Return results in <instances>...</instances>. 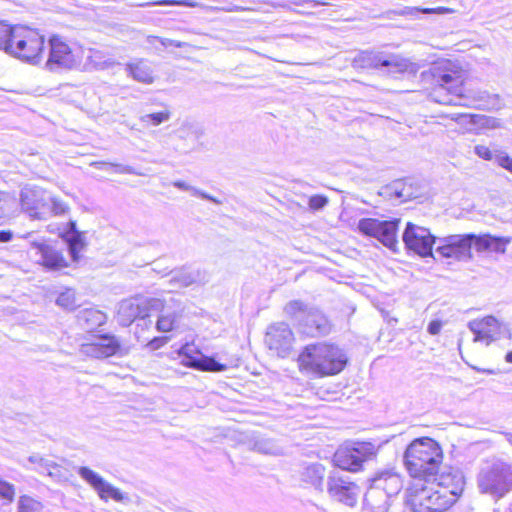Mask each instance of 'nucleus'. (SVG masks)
Returning a JSON list of instances; mask_svg holds the SVG:
<instances>
[{
    "mask_svg": "<svg viewBox=\"0 0 512 512\" xmlns=\"http://www.w3.org/2000/svg\"><path fill=\"white\" fill-rule=\"evenodd\" d=\"M170 118L171 112L168 109H164L159 112L145 114L140 117V121L148 125L158 126L162 123L169 121Z\"/></svg>",
    "mask_w": 512,
    "mask_h": 512,
    "instance_id": "41",
    "label": "nucleus"
},
{
    "mask_svg": "<svg viewBox=\"0 0 512 512\" xmlns=\"http://www.w3.org/2000/svg\"><path fill=\"white\" fill-rule=\"evenodd\" d=\"M78 322L85 329H94L106 322V315L100 310L88 308L79 312Z\"/></svg>",
    "mask_w": 512,
    "mask_h": 512,
    "instance_id": "32",
    "label": "nucleus"
},
{
    "mask_svg": "<svg viewBox=\"0 0 512 512\" xmlns=\"http://www.w3.org/2000/svg\"><path fill=\"white\" fill-rule=\"evenodd\" d=\"M399 222V219L381 221L374 218H364L358 222V229L361 233L376 238L389 249L396 251Z\"/></svg>",
    "mask_w": 512,
    "mask_h": 512,
    "instance_id": "10",
    "label": "nucleus"
},
{
    "mask_svg": "<svg viewBox=\"0 0 512 512\" xmlns=\"http://www.w3.org/2000/svg\"><path fill=\"white\" fill-rule=\"evenodd\" d=\"M474 153L478 157H480L484 160H487V161L495 160L496 151H491L489 149V147H487L485 145H476L474 147Z\"/></svg>",
    "mask_w": 512,
    "mask_h": 512,
    "instance_id": "52",
    "label": "nucleus"
},
{
    "mask_svg": "<svg viewBox=\"0 0 512 512\" xmlns=\"http://www.w3.org/2000/svg\"><path fill=\"white\" fill-rule=\"evenodd\" d=\"M422 8L419 7H404L403 9L399 11H391L390 13L399 15V16H406V15H412L415 12H421Z\"/></svg>",
    "mask_w": 512,
    "mask_h": 512,
    "instance_id": "58",
    "label": "nucleus"
},
{
    "mask_svg": "<svg viewBox=\"0 0 512 512\" xmlns=\"http://www.w3.org/2000/svg\"><path fill=\"white\" fill-rule=\"evenodd\" d=\"M146 324H147V325H151V320H148V321L146 322Z\"/></svg>",
    "mask_w": 512,
    "mask_h": 512,
    "instance_id": "64",
    "label": "nucleus"
},
{
    "mask_svg": "<svg viewBox=\"0 0 512 512\" xmlns=\"http://www.w3.org/2000/svg\"><path fill=\"white\" fill-rule=\"evenodd\" d=\"M453 10L447 7H437V8H422L421 13L424 14H449L452 13Z\"/></svg>",
    "mask_w": 512,
    "mask_h": 512,
    "instance_id": "55",
    "label": "nucleus"
},
{
    "mask_svg": "<svg viewBox=\"0 0 512 512\" xmlns=\"http://www.w3.org/2000/svg\"><path fill=\"white\" fill-rule=\"evenodd\" d=\"M79 476L88 483L96 492L100 487L103 485V483L106 481L101 475H99L97 472L93 471L92 469L88 467H79L77 470Z\"/></svg>",
    "mask_w": 512,
    "mask_h": 512,
    "instance_id": "38",
    "label": "nucleus"
},
{
    "mask_svg": "<svg viewBox=\"0 0 512 512\" xmlns=\"http://www.w3.org/2000/svg\"><path fill=\"white\" fill-rule=\"evenodd\" d=\"M354 68H377L379 66L392 67L396 71H405L409 67V62L396 55L387 58L382 53L363 51L359 53L352 62Z\"/></svg>",
    "mask_w": 512,
    "mask_h": 512,
    "instance_id": "18",
    "label": "nucleus"
},
{
    "mask_svg": "<svg viewBox=\"0 0 512 512\" xmlns=\"http://www.w3.org/2000/svg\"><path fill=\"white\" fill-rule=\"evenodd\" d=\"M377 454L376 446L371 442H355L351 445L340 447L334 454L335 465L346 471L358 472L364 462L372 459Z\"/></svg>",
    "mask_w": 512,
    "mask_h": 512,
    "instance_id": "7",
    "label": "nucleus"
},
{
    "mask_svg": "<svg viewBox=\"0 0 512 512\" xmlns=\"http://www.w3.org/2000/svg\"><path fill=\"white\" fill-rule=\"evenodd\" d=\"M273 7H282V8H285L286 5L285 4H281V3H274L272 4Z\"/></svg>",
    "mask_w": 512,
    "mask_h": 512,
    "instance_id": "63",
    "label": "nucleus"
},
{
    "mask_svg": "<svg viewBox=\"0 0 512 512\" xmlns=\"http://www.w3.org/2000/svg\"><path fill=\"white\" fill-rule=\"evenodd\" d=\"M43 505L38 500L28 496L22 495L17 502V512H42Z\"/></svg>",
    "mask_w": 512,
    "mask_h": 512,
    "instance_id": "40",
    "label": "nucleus"
},
{
    "mask_svg": "<svg viewBox=\"0 0 512 512\" xmlns=\"http://www.w3.org/2000/svg\"><path fill=\"white\" fill-rule=\"evenodd\" d=\"M101 166H109L116 168V171L122 174H136V175H142L141 173H138L135 171V169L129 165H122V164H113V163H106L101 162L99 163Z\"/></svg>",
    "mask_w": 512,
    "mask_h": 512,
    "instance_id": "54",
    "label": "nucleus"
},
{
    "mask_svg": "<svg viewBox=\"0 0 512 512\" xmlns=\"http://www.w3.org/2000/svg\"><path fill=\"white\" fill-rule=\"evenodd\" d=\"M370 488L385 492L388 495L397 496L402 489V480L393 470H383L375 474L371 479Z\"/></svg>",
    "mask_w": 512,
    "mask_h": 512,
    "instance_id": "25",
    "label": "nucleus"
},
{
    "mask_svg": "<svg viewBox=\"0 0 512 512\" xmlns=\"http://www.w3.org/2000/svg\"><path fill=\"white\" fill-rule=\"evenodd\" d=\"M402 239L406 248L418 255L422 257L432 255V245L435 238L427 228L409 222L403 232Z\"/></svg>",
    "mask_w": 512,
    "mask_h": 512,
    "instance_id": "13",
    "label": "nucleus"
},
{
    "mask_svg": "<svg viewBox=\"0 0 512 512\" xmlns=\"http://www.w3.org/2000/svg\"><path fill=\"white\" fill-rule=\"evenodd\" d=\"M451 119L455 121L456 123L465 126L468 129H471L472 126L482 124V121L484 119L481 115L476 114H453L451 116Z\"/></svg>",
    "mask_w": 512,
    "mask_h": 512,
    "instance_id": "43",
    "label": "nucleus"
},
{
    "mask_svg": "<svg viewBox=\"0 0 512 512\" xmlns=\"http://www.w3.org/2000/svg\"><path fill=\"white\" fill-rule=\"evenodd\" d=\"M428 480L415 479L406 490V505L412 512H429Z\"/></svg>",
    "mask_w": 512,
    "mask_h": 512,
    "instance_id": "22",
    "label": "nucleus"
},
{
    "mask_svg": "<svg viewBox=\"0 0 512 512\" xmlns=\"http://www.w3.org/2000/svg\"><path fill=\"white\" fill-rule=\"evenodd\" d=\"M16 497V487L14 484L0 478V499L7 504H12Z\"/></svg>",
    "mask_w": 512,
    "mask_h": 512,
    "instance_id": "44",
    "label": "nucleus"
},
{
    "mask_svg": "<svg viewBox=\"0 0 512 512\" xmlns=\"http://www.w3.org/2000/svg\"><path fill=\"white\" fill-rule=\"evenodd\" d=\"M46 189L39 186H25L19 195L21 210L31 219L39 220L46 201Z\"/></svg>",
    "mask_w": 512,
    "mask_h": 512,
    "instance_id": "19",
    "label": "nucleus"
},
{
    "mask_svg": "<svg viewBox=\"0 0 512 512\" xmlns=\"http://www.w3.org/2000/svg\"><path fill=\"white\" fill-rule=\"evenodd\" d=\"M83 58L85 61H82L79 68L83 71L106 70L118 64L114 59L107 57L104 51L94 48L85 49Z\"/></svg>",
    "mask_w": 512,
    "mask_h": 512,
    "instance_id": "28",
    "label": "nucleus"
},
{
    "mask_svg": "<svg viewBox=\"0 0 512 512\" xmlns=\"http://www.w3.org/2000/svg\"><path fill=\"white\" fill-rule=\"evenodd\" d=\"M468 328L474 334V342H481L488 346L496 340L500 333L501 325L494 316H486L470 321Z\"/></svg>",
    "mask_w": 512,
    "mask_h": 512,
    "instance_id": "20",
    "label": "nucleus"
},
{
    "mask_svg": "<svg viewBox=\"0 0 512 512\" xmlns=\"http://www.w3.org/2000/svg\"><path fill=\"white\" fill-rule=\"evenodd\" d=\"M438 243L440 245L436 248V253L441 257L456 260L471 257L472 234L449 235L439 239Z\"/></svg>",
    "mask_w": 512,
    "mask_h": 512,
    "instance_id": "16",
    "label": "nucleus"
},
{
    "mask_svg": "<svg viewBox=\"0 0 512 512\" xmlns=\"http://www.w3.org/2000/svg\"><path fill=\"white\" fill-rule=\"evenodd\" d=\"M495 162L512 173V158L509 157L507 153L497 150L495 154Z\"/></svg>",
    "mask_w": 512,
    "mask_h": 512,
    "instance_id": "51",
    "label": "nucleus"
},
{
    "mask_svg": "<svg viewBox=\"0 0 512 512\" xmlns=\"http://www.w3.org/2000/svg\"><path fill=\"white\" fill-rule=\"evenodd\" d=\"M254 449L260 453L278 456L284 453V449L276 441L268 438L257 439L254 443Z\"/></svg>",
    "mask_w": 512,
    "mask_h": 512,
    "instance_id": "34",
    "label": "nucleus"
},
{
    "mask_svg": "<svg viewBox=\"0 0 512 512\" xmlns=\"http://www.w3.org/2000/svg\"><path fill=\"white\" fill-rule=\"evenodd\" d=\"M56 304L64 309L73 310L76 308L75 293L72 289H66L56 299Z\"/></svg>",
    "mask_w": 512,
    "mask_h": 512,
    "instance_id": "46",
    "label": "nucleus"
},
{
    "mask_svg": "<svg viewBox=\"0 0 512 512\" xmlns=\"http://www.w3.org/2000/svg\"><path fill=\"white\" fill-rule=\"evenodd\" d=\"M125 70L137 82L149 85L155 80L152 66L144 59L127 63Z\"/></svg>",
    "mask_w": 512,
    "mask_h": 512,
    "instance_id": "29",
    "label": "nucleus"
},
{
    "mask_svg": "<svg viewBox=\"0 0 512 512\" xmlns=\"http://www.w3.org/2000/svg\"><path fill=\"white\" fill-rule=\"evenodd\" d=\"M49 55L45 67L49 71L79 69L85 54L83 47H71L58 35L49 38Z\"/></svg>",
    "mask_w": 512,
    "mask_h": 512,
    "instance_id": "6",
    "label": "nucleus"
},
{
    "mask_svg": "<svg viewBox=\"0 0 512 512\" xmlns=\"http://www.w3.org/2000/svg\"><path fill=\"white\" fill-rule=\"evenodd\" d=\"M179 133L180 137L183 139H190L194 142H199L203 138L205 130L202 126L196 123L185 122L179 129Z\"/></svg>",
    "mask_w": 512,
    "mask_h": 512,
    "instance_id": "35",
    "label": "nucleus"
},
{
    "mask_svg": "<svg viewBox=\"0 0 512 512\" xmlns=\"http://www.w3.org/2000/svg\"><path fill=\"white\" fill-rule=\"evenodd\" d=\"M27 460L31 465H34V468L40 473H45L46 469L51 467L52 462L38 453L30 455Z\"/></svg>",
    "mask_w": 512,
    "mask_h": 512,
    "instance_id": "47",
    "label": "nucleus"
},
{
    "mask_svg": "<svg viewBox=\"0 0 512 512\" xmlns=\"http://www.w3.org/2000/svg\"><path fill=\"white\" fill-rule=\"evenodd\" d=\"M396 497L369 487L364 502L368 512H399Z\"/></svg>",
    "mask_w": 512,
    "mask_h": 512,
    "instance_id": "23",
    "label": "nucleus"
},
{
    "mask_svg": "<svg viewBox=\"0 0 512 512\" xmlns=\"http://www.w3.org/2000/svg\"><path fill=\"white\" fill-rule=\"evenodd\" d=\"M13 26L4 21H0V49L6 50L11 37Z\"/></svg>",
    "mask_w": 512,
    "mask_h": 512,
    "instance_id": "50",
    "label": "nucleus"
},
{
    "mask_svg": "<svg viewBox=\"0 0 512 512\" xmlns=\"http://www.w3.org/2000/svg\"><path fill=\"white\" fill-rule=\"evenodd\" d=\"M100 499L107 501L113 499L117 502H121L125 499L123 493L117 487L113 486L109 482L105 481L103 485L96 492Z\"/></svg>",
    "mask_w": 512,
    "mask_h": 512,
    "instance_id": "39",
    "label": "nucleus"
},
{
    "mask_svg": "<svg viewBox=\"0 0 512 512\" xmlns=\"http://www.w3.org/2000/svg\"><path fill=\"white\" fill-rule=\"evenodd\" d=\"M183 306L180 302L169 299L168 301L159 298V306L151 308V313H158L156 330L161 333H168L180 327L183 316Z\"/></svg>",
    "mask_w": 512,
    "mask_h": 512,
    "instance_id": "12",
    "label": "nucleus"
},
{
    "mask_svg": "<svg viewBox=\"0 0 512 512\" xmlns=\"http://www.w3.org/2000/svg\"><path fill=\"white\" fill-rule=\"evenodd\" d=\"M155 5H178V6H187V7H199L207 11H224V12H241V11H254L253 8L250 7H242L237 5H232L229 7H214L207 6L198 2H193L189 0H158L153 2H145L139 4H130L131 7H148Z\"/></svg>",
    "mask_w": 512,
    "mask_h": 512,
    "instance_id": "27",
    "label": "nucleus"
},
{
    "mask_svg": "<svg viewBox=\"0 0 512 512\" xmlns=\"http://www.w3.org/2000/svg\"><path fill=\"white\" fill-rule=\"evenodd\" d=\"M328 203V198L323 195H313L310 197L308 205L311 210H320Z\"/></svg>",
    "mask_w": 512,
    "mask_h": 512,
    "instance_id": "53",
    "label": "nucleus"
},
{
    "mask_svg": "<svg viewBox=\"0 0 512 512\" xmlns=\"http://www.w3.org/2000/svg\"><path fill=\"white\" fill-rule=\"evenodd\" d=\"M433 77L437 86L431 93L432 99L443 105L470 106L477 103L480 108L495 105L496 98L488 92L476 89H464L461 68L449 61L438 63L433 68Z\"/></svg>",
    "mask_w": 512,
    "mask_h": 512,
    "instance_id": "1",
    "label": "nucleus"
},
{
    "mask_svg": "<svg viewBox=\"0 0 512 512\" xmlns=\"http://www.w3.org/2000/svg\"><path fill=\"white\" fill-rule=\"evenodd\" d=\"M308 310L309 308L299 300H292L288 302L284 308L285 314L288 317L295 319L299 325L302 323Z\"/></svg>",
    "mask_w": 512,
    "mask_h": 512,
    "instance_id": "36",
    "label": "nucleus"
},
{
    "mask_svg": "<svg viewBox=\"0 0 512 512\" xmlns=\"http://www.w3.org/2000/svg\"><path fill=\"white\" fill-rule=\"evenodd\" d=\"M198 279V274L189 271H181L177 275H175L171 281L175 282V286L179 288H184L192 285Z\"/></svg>",
    "mask_w": 512,
    "mask_h": 512,
    "instance_id": "45",
    "label": "nucleus"
},
{
    "mask_svg": "<svg viewBox=\"0 0 512 512\" xmlns=\"http://www.w3.org/2000/svg\"><path fill=\"white\" fill-rule=\"evenodd\" d=\"M45 473L57 482L67 480L64 469L53 461L51 462V467L47 468Z\"/></svg>",
    "mask_w": 512,
    "mask_h": 512,
    "instance_id": "49",
    "label": "nucleus"
},
{
    "mask_svg": "<svg viewBox=\"0 0 512 512\" xmlns=\"http://www.w3.org/2000/svg\"><path fill=\"white\" fill-rule=\"evenodd\" d=\"M166 339L165 338H160V337H154L153 339H151L149 342H148V346L153 349V350H156L160 347H162L165 343H166Z\"/></svg>",
    "mask_w": 512,
    "mask_h": 512,
    "instance_id": "59",
    "label": "nucleus"
},
{
    "mask_svg": "<svg viewBox=\"0 0 512 512\" xmlns=\"http://www.w3.org/2000/svg\"><path fill=\"white\" fill-rule=\"evenodd\" d=\"M442 322L440 320H433L429 323L427 331L431 335H438L442 329Z\"/></svg>",
    "mask_w": 512,
    "mask_h": 512,
    "instance_id": "57",
    "label": "nucleus"
},
{
    "mask_svg": "<svg viewBox=\"0 0 512 512\" xmlns=\"http://www.w3.org/2000/svg\"><path fill=\"white\" fill-rule=\"evenodd\" d=\"M427 493L429 494V512H444L454 505L449 496L440 491L430 480H428Z\"/></svg>",
    "mask_w": 512,
    "mask_h": 512,
    "instance_id": "31",
    "label": "nucleus"
},
{
    "mask_svg": "<svg viewBox=\"0 0 512 512\" xmlns=\"http://www.w3.org/2000/svg\"><path fill=\"white\" fill-rule=\"evenodd\" d=\"M431 483L442 491L455 504L462 495L465 486L463 473L458 469L444 467L439 474L433 475Z\"/></svg>",
    "mask_w": 512,
    "mask_h": 512,
    "instance_id": "14",
    "label": "nucleus"
},
{
    "mask_svg": "<svg viewBox=\"0 0 512 512\" xmlns=\"http://www.w3.org/2000/svg\"><path fill=\"white\" fill-rule=\"evenodd\" d=\"M80 353L84 356L103 359L114 355L125 356L128 350L122 348L114 335H92L80 346Z\"/></svg>",
    "mask_w": 512,
    "mask_h": 512,
    "instance_id": "9",
    "label": "nucleus"
},
{
    "mask_svg": "<svg viewBox=\"0 0 512 512\" xmlns=\"http://www.w3.org/2000/svg\"><path fill=\"white\" fill-rule=\"evenodd\" d=\"M300 327L303 333L310 336L324 335L330 331L328 319L315 308H309Z\"/></svg>",
    "mask_w": 512,
    "mask_h": 512,
    "instance_id": "26",
    "label": "nucleus"
},
{
    "mask_svg": "<svg viewBox=\"0 0 512 512\" xmlns=\"http://www.w3.org/2000/svg\"><path fill=\"white\" fill-rule=\"evenodd\" d=\"M69 205L58 196L46 191V201L40 213L39 220H47L51 217L62 216L69 212Z\"/></svg>",
    "mask_w": 512,
    "mask_h": 512,
    "instance_id": "30",
    "label": "nucleus"
},
{
    "mask_svg": "<svg viewBox=\"0 0 512 512\" xmlns=\"http://www.w3.org/2000/svg\"><path fill=\"white\" fill-rule=\"evenodd\" d=\"M477 487L482 494L503 498L512 491V462L495 460L485 464L477 476Z\"/></svg>",
    "mask_w": 512,
    "mask_h": 512,
    "instance_id": "5",
    "label": "nucleus"
},
{
    "mask_svg": "<svg viewBox=\"0 0 512 512\" xmlns=\"http://www.w3.org/2000/svg\"><path fill=\"white\" fill-rule=\"evenodd\" d=\"M328 493L334 500L353 507L358 501L361 489L348 477L332 472L328 478Z\"/></svg>",
    "mask_w": 512,
    "mask_h": 512,
    "instance_id": "11",
    "label": "nucleus"
},
{
    "mask_svg": "<svg viewBox=\"0 0 512 512\" xmlns=\"http://www.w3.org/2000/svg\"><path fill=\"white\" fill-rule=\"evenodd\" d=\"M17 201L14 196L0 192V219L14 216L17 211Z\"/></svg>",
    "mask_w": 512,
    "mask_h": 512,
    "instance_id": "37",
    "label": "nucleus"
},
{
    "mask_svg": "<svg viewBox=\"0 0 512 512\" xmlns=\"http://www.w3.org/2000/svg\"><path fill=\"white\" fill-rule=\"evenodd\" d=\"M265 342L270 350L276 352L279 357H287L293 347L294 334L288 324L284 322L271 325L265 337Z\"/></svg>",
    "mask_w": 512,
    "mask_h": 512,
    "instance_id": "17",
    "label": "nucleus"
},
{
    "mask_svg": "<svg viewBox=\"0 0 512 512\" xmlns=\"http://www.w3.org/2000/svg\"><path fill=\"white\" fill-rule=\"evenodd\" d=\"M507 442L512 445V433L507 432L504 434Z\"/></svg>",
    "mask_w": 512,
    "mask_h": 512,
    "instance_id": "61",
    "label": "nucleus"
},
{
    "mask_svg": "<svg viewBox=\"0 0 512 512\" xmlns=\"http://www.w3.org/2000/svg\"><path fill=\"white\" fill-rule=\"evenodd\" d=\"M346 363L345 353L326 342L307 345L298 356L300 371L320 377L340 373Z\"/></svg>",
    "mask_w": 512,
    "mask_h": 512,
    "instance_id": "2",
    "label": "nucleus"
},
{
    "mask_svg": "<svg viewBox=\"0 0 512 512\" xmlns=\"http://www.w3.org/2000/svg\"><path fill=\"white\" fill-rule=\"evenodd\" d=\"M505 360L508 362V363H512V351L508 352L505 356Z\"/></svg>",
    "mask_w": 512,
    "mask_h": 512,
    "instance_id": "62",
    "label": "nucleus"
},
{
    "mask_svg": "<svg viewBox=\"0 0 512 512\" xmlns=\"http://www.w3.org/2000/svg\"><path fill=\"white\" fill-rule=\"evenodd\" d=\"M473 244L477 252L504 254L506 247L512 241L511 237L494 236L491 234H472Z\"/></svg>",
    "mask_w": 512,
    "mask_h": 512,
    "instance_id": "24",
    "label": "nucleus"
},
{
    "mask_svg": "<svg viewBox=\"0 0 512 512\" xmlns=\"http://www.w3.org/2000/svg\"><path fill=\"white\" fill-rule=\"evenodd\" d=\"M172 184H173L174 187H176V188H178L180 190L190 192L193 196L201 197L203 199L212 201V202H214L216 204H221V201H219L218 199H216L213 196H211V195H209V194H207V193L197 189L194 186L189 185L185 181L177 180V181H174Z\"/></svg>",
    "mask_w": 512,
    "mask_h": 512,
    "instance_id": "42",
    "label": "nucleus"
},
{
    "mask_svg": "<svg viewBox=\"0 0 512 512\" xmlns=\"http://www.w3.org/2000/svg\"><path fill=\"white\" fill-rule=\"evenodd\" d=\"M178 355L181 358L180 363L182 365L200 371L222 372L228 368L227 364L219 363L212 357L204 356L192 344L182 346L178 351Z\"/></svg>",
    "mask_w": 512,
    "mask_h": 512,
    "instance_id": "15",
    "label": "nucleus"
},
{
    "mask_svg": "<svg viewBox=\"0 0 512 512\" xmlns=\"http://www.w3.org/2000/svg\"><path fill=\"white\" fill-rule=\"evenodd\" d=\"M325 469L321 464H312L304 468L301 478L316 489L322 490Z\"/></svg>",
    "mask_w": 512,
    "mask_h": 512,
    "instance_id": "33",
    "label": "nucleus"
},
{
    "mask_svg": "<svg viewBox=\"0 0 512 512\" xmlns=\"http://www.w3.org/2000/svg\"><path fill=\"white\" fill-rule=\"evenodd\" d=\"M153 38L159 40L160 43L165 47L173 45L175 47L182 48V47H186L188 45L186 42H180V41H176V40H172V39H168V38H159V37H153Z\"/></svg>",
    "mask_w": 512,
    "mask_h": 512,
    "instance_id": "56",
    "label": "nucleus"
},
{
    "mask_svg": "<svg viewBox=\"0 0 512 512\" xmlns=\"http://www.w3.org/2000/svg\"><path fill=\"white\" fill-rule=\"evenodd\" d=\"M69 250L74 261L78 260L79 253L84 248V243L80 235H73L69 239Z\"/></svg>",
    "mask_w": 512,
    "mask_h": 512,
    "instance_id": "48",
    "label": "nucleus"
},
{
    "mask_svg": "<svg viewBox=\"0 0 512 512\" xmlns=\"http://www.w3.org/2000/svg\"><path fill=\"white\" fill-rule=\"evenodd\" d=\"M44 48L45 37L39 30L14 25L5 52L23 62L37 65L43 60Z\"/></svg>",
    "mask_w": 512,
    "mask_h": 512,
    "instance_id": "4",
    "label": "nucleus"
},
{
    "mask_svg": "<svg viewBox=\"0 0 512 512\" xmlns=\"http://www.w3.org/2000/svg\"><path fill=\"white\" fill-rule=\"evenodd\" d=\"M11 231H0V242H9L12 239Z\"/></svg>",
    "mask_w": 512,
    "mask_h": 512,
    "instance_id": "60",
    "label": "nucleus"
},
{
    "mask_svg": "<svg viewBox=\"0 0 512 512\" xmlns=\"http://www.w3.org/2000/svg\"><path fill=\"white\" fill-rule=\"evenodd\" d=\"M159 306V298L137 296L124 299L117 305V321L121 326H130L136 319L145 320L151 308Z\"/></svg>",
    "mask_w": 512,
    "mask_h": 512,
    "instance_id": "8",
    "label": "nucleus"
},
{
    "mask_svg": "<svg viewBox=\"0 0 512 512\" xmlns=\"http://www.w3.org/2000/svg\"><path fill=\"white\" fill-rule=\"evenodd\" d=\"M442 450L431 438L414 440L406 449L405 466L415 479L427 478L438 472L442 463Z\"/></svg>",
    "mask_w": 512,
    "mask_h": 512,
    "instance_id": "3",
    "label": "nucleus"
},
{
    "mask_svg": "<svg viewBox=\"0 0 512 512\" xmlns=\"http://www.w3.org/2000/svg\"><path fill=\"white\" fill-rule=\"evenodd\" d=\"M31 251L36 262L47 269L59 270L66 267L63 256L45 241L32 242Z\"/></svg>",
    "mask_w": 512,
    "mask_h": 512,
    "instance_id": "21",
    "label": "nucleus"
}]
</instances>
